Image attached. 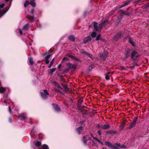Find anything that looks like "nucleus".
<instances>
[{
    "mask_svg": "<svg viewBox=\"0 0 149 149\" xmlns=\"http://www.w3.org/2000/svg\"><path fill=\"white\" fill-rule=\"evenodd\" d=\"M91 36L93 37H95L96 36V33L95 32H93L91 34Z\"/></svg>",
    "mask_w": 149,
    "mask_h": 149,
    "instance_id": "nucleus-37",
    "label": "nucleus"
},
{
    "mask_svg": "<svg viewBox=\"0 0 149 149\" xmlns=\"http://www.w3.org/2000/svg\"><path fill=\"white\" fill-rule=\"evenodd\" d=\"M68 39L72 42H74L75 40V37L72 35H70L68 37Z\"/></svg>",
    "mask_w": 149,
    "mask_h": 149,
    "instance_id": "nucleus-16",
    "label": "nucleus"
},
{
    "mask_svg": "<svg viewBox=\"0 0 149 149\" xmlns=\"http://www.w3.org/2000/svg\"><path fill=\"white\" fill-rule=\"evenodd\" d=\"M82 140L83 142H84V144L85 145L86 144V142L87 141V139L86 138L85 136H84L83 137V138L82 139Z\"/></svg>",
    "mask_w": 149,
    "mask_h": 149,
    "instance_id": "nucleus-25",
    "label": "nucleus"
},
{
    "mask_svg": "<svg viewBox=\"0 0 149 149\" xmlns=\"http://www.w3.org/2000/svg\"><path fill=\"white\" fill-rule=\"evenodd\" d=\"M5 4L2 3L0 5V15L1 16L3 15L5 13H6L9 10V9L5 10L4 9H3V8L5 6Z\"/></svg>",
    "mask_w": 149,
    "mask_h": 149,
    "instance_id": "nucleus-2",
    "label": "nucleus"
},
{
    "mask_svg": "<svg viewBox=\"0 0 149 149\" xmlns=\"http://www.w3.org/2000/svg\"><path fill=\"white\" fill-rule=\"evenodd\" d=\"M67 55L70 58H71L72 59H74V56H72L70 54H67Z\"/></svg>",
    "mask_w": 149,
    "mask_h": 149,
    "instance_id": "nucleus-42",
    "label": "nucleus"
},
{
    "mask_svg": "<svg viewBox=\"0 0 149 149\" xmlns=\"http://www.w3.org/2000/svg\"><path fill=\"white\" fill-rule=\"evenodd\" d=\"M39 28L40 29H41L42 28V25L40 23L39 24Z\"/></svg>",
    "mask_w": 149,
    "mask_h": 149,
    "instance_id": "nucleus-62",
    "label": "nucleus"
},
{
    "mask_svg": "<svg viewBox=\"0 0 149 149\" xmlns=\"http://www.w3.org/2000/svg\"><path fill=\"white\" fill-rule=\"evenodd\" d=\"M87 56L88 57H89V58H90L92 60H93V56L91 54H89L88 53L87 55Z\"/></svg>",
    "mask_w": 149,
    "mask_h": 149,
    "instance_id": "nucleus-35",
    "label": "nucleus"
},
{
    "mask_svg": "<svg viewBox=\"0 0 149 149\" xmlns=\"http://www.w3.org/2000/svg\"><path fill=\"white\" fill-rule=\"evenodd\" d=\"M33 144L34 145H35L36 147L37 146V141H35L33 143Z\"/></svg>",
    "mask_w": 149,
    "mask_h": 149,
    "instance_id": "nucleus-50",
    "label": "nucleus"
},
{
    "mask_svg": "<svg viewBox=\"0 0 149 149\" xmlns=\"http://www.w3.org/2000/svg\"><path fill=\"white\" fill-rule=\"evenodd\" d=\"M112 149H119V148L118 147L116 146H115L113 145Z\"/></svg>",
    "mask_w": 149,
    "mask_h": 149,
    "instance_id": "nucleus-51",
    "label": "nucleus"
},
{
    "mask_svg": "<svg viewBox=\"0 0 149 149\" xmlns=\"http://www.w3.org/2000/svg\"><path fill=\"white\" fill-rule=\"evenodd\" d=\"M131 53V50L130 49H126L124 53L125 58L127 59L130 56Z\"/></svg>",
    "mask_w": 149,
    "mask_h": 149,
    "instance_id": "nucleus-7",
    "label": "nucleus"
},
{
    "mask_svg": "<svg viewBox=\"0 0 149 149\" xmlns=\"http://www.w3.org/2000/svg\"><path fill=\"white\" fill-rule=\"evenodd\" d=\"M136 66H138V65L136 63H133L132 64V65L130 67V68L131 70H132Z\"/></svg>",
    "mask_w": 149,
    "mask_h": 149,
    "instance_id": "nucleus-26",
    "label": "nucleus"
},
{
    "mask_svg": "<svg viewBox=\"0 0 149 149\" xmlns=\"http://www.w3.org/2000/svg\"><path fill=\"white\" fill-rule=\"evenodd\" d=\"M97 133H98V134L100 135H101L102 134L100 130H98V131Z\"/></svg>",
    "mask_w": 149,
    "mask_h": 149,
    "instance_id": "nucleus-54",
    "label": "nucleus"
},
{
    "mask_svg": "<svg viewBox=\"0 0 149 149\" xmlns=\"http://www.w3.org/2000/svg\"><path fill=\"white\" fill-rule=\"evenodd\" d=\"M92 141L93 143V145L94 146H97V144L95 143L93 140H92Z\"/></svg>",
    "mask_w": 149,
    "mask_h": 149,
    "instance_id": "nucleus-44",
    "label": "nucleus"
},
{
    "mask_svg": "<svg viewBox=\"0 0 149 149\" xmlns=\"http://www.w3.org/2000/svg\"><path fill=\"white\" fill-rule=\"evenodd\" d=\"M74 59L75 60L77 61H79V62H81V61L80 59H79V58H77L76 57H74Z\"/></svg>",
    "mask_w": 149,
    "mask_h": 149,
    "instance_id": "nucleus-43",
    "label": "nucleus"
},
{
    "mask_svg": "<svg viewBox=\"0 0 149 149\" xmlns=\"http://www.w3.org/2000/svg\"><path fill=\"white\" fill-rule=\"evenodd\" d=\"M7 95H3V99H5L6 98Z\"/></svg>",
    "mask_w": 149,
    "mask_h": 149,
    "instance_id": "nucleus-59",
    "label": "nucleus"
},
{
    "mask_svg": "<svg viewBox=\"0 0 149 149\" xmlns=\"http://www.w3.org/2000/svg\"><path fill=\"white\" fill-rule=\"evenodd\" d=\"M83 130V127L82 126L78 127L76 129V131L78 135L80 134Z\"/></svg>",
    "mask_w": 149,
    "mask_h": 149,
    "instance_id": "nucleus-9",
    "label": "nucleus"
},
{
    "mask_svg": "<svg viewBox=\"0 0 149 149\" xmlns=\"http://www.w3.org/2000/svg\"><path fill=\"white\" fill-rule=\"evenodd\" d=\"M94 67V65H91L89 67L88 70L90 71Z\"/></svg>",
    "mask_w": 149,
    "mask_h": 149,
    "instance_id": "nucleus-41",
    "label": "nucleus"
},
{
    "mask_svg": "<svg viewBox=\"0 0 149 149\" xmlns=\"http://www.w3.org/2000/svg\"><path fill=\"white\" fill-rule=\"evenodd\" d=\"M131 0H127V1L124 2H123V4L120 6L119 9L127 5H128L129 3L131 2Z\"/></svg>",
    "mask_w": 149,
    "mask_h": 149,
    "instance_id": "nucleus-11",
    "label": "nucleus"
},
{
    "mask_svg": "<svg viewBox=\"0 0 149 149\" xmlns=\"http://www.w3.org/2000/svg\"><path fill=\"white\" fill-rule=\"evenodd\" d=\"M118 7H116L115 8V9H113L112 10V12H114L116 11V10H117V8H118Z\"/></svg>",
    "mask_w": 149,
    "mask_h": 149,
    "instance_id": "nucleus-61",
    "label": "nucleus"
},
{
    "mask_svg": "<svg viewBox=\"0 0 149 149\" xmlns=\"http://www.w3.org/2000/svg\"><path fill=\"white\" fill-rule=\"evenodd\" d=\"M122 13L123 14L128 16H129L130 14V13L128 12L127 11H123Z\"/></svg>",
    "mask_w": 149,
    "mask_h": 149,
    "instance_id": "nucleus-30",
    "label": "nucleus"
},
{
    "mask_svg": "<svg viewBox=\"0 0 149 149\" xmlns=\"http://www.w3.org/2000/svg\"><path fill=\"white\" fill-rule=\"evenodd\" d=\"M65 60H66L67 61H68L69 60V59L68 58L66 57H64L63 59V61H64Z\"/></svg>",
    "mask_w": 149,
    "mask_h": 149,
    "instance_id": "nucleus-49",
    "label": "nucleus"
},
{
    "mask_svg": "<svg viewBox=\"0 0 149 149\" xmlns=\"http://www.w3.org/2000/svg\"><path fill=\"white\" fill-rule=\"evenodd\" d=\"M29 1L27 0H26L25 1V2L24 3V6L25 7H26L29 5Z\"/></svg>",
    "mask_w": 149,
    "mask_h": 149,
    "instance_id": "nucleus-33",
    "label": "nucleus"
},
{
    "mask_svg": "<svg viewBox=\"0 0 149 149\" xmlns=\"http://www.w3.org/2000/svg\"><path fill=\"white\" fill-rule=\"evenodd\" d=\"M66 65L70 69H72L75 70L76 69L77 66V65L76 64H72L70 63H67L66 64Z\"/></svg>",
    "mask_w": 149,
    "mask_h": 149,
    "instance_id": "nucleus-5",
    "label": "nucleus"
},
{
    "mask_svg": "<svg viewBox=\"0 0 149 149\" xmlns=\"http://www.w3.org/2000/svg\"><path fill=\"white\" fill-rule=\"evenodd\" d=\"M113 74V72L111 73L110 72H107L105 74V78L107 80H109L110 79L109 77Z\"/></svg>",
    "mask_w": 149,
    "mask_h": 149,
    "instance_id": "nucleus-12",
    "label": "nucleus"
},
{
    "mask_svg": "<svg viewBox=\"0 0 149 149\" xmlns=\"http://www.w3.org/2000/svg\"><path fill=\"white\" fill-rule=\"evenodd\" d=\"M93 26L94 30L96 31H98L100 29L97 26V23L96 22H93Z\"/></svg>",
    "mask_w": 149,
    "mask_h": 149,
    "instance_id": "nucleus-17",
    "label": "nucleus"
},
{
    "mask_svg": "<svg viewBox=\"0 0 149 149\" xmlns=\"http://www.w3.org/2000/svg\"><path fill=\"white\" fill-rule=\"evenodd\" d=\"M34 0L31 1L30 3L31 5L33 7H34L36 5V3L34 2Z\"/></svg>",
    "mask_w": 149,
    "mask_h": 149,
    "instance_id": "nucleus-32",
    "label": "nucleus"
},
{
    "mask_svg": "<svg viewBox=\"0 0 149 149\" xmlns=\"http://www.w3.org/2000/svg\"><path fill=\"white\" fill-rule=\"evenodd\" d=\"M94 67V65H91L89 67L88 70L90 71Z\"/></svg>",
    "mask_w": 149,
    "mask_h": 149,
    "instance_id": "nucleus-40",
    "label": "nucleus"
},
{
    "mask_svg": "<svg viewBox=\"0 0 149 149\" xmlns=\"http://www.w3.org/2000/svg\"><path fill=\"white\" fill-rule=\"evenodd\" d=\"M137 120V118L134 119L132 122V124L131 125V126L133 127H134L136 124V122Z\"/></svg>",
    "mask_w": 149,
    "mask_h": 149,
    "instance_id": "nucleus-22",
    "label": "nucleus"
},
{
    "mask_svg": "<svg viewBox=\"0 0 149 149\" xmlns=\"http://www.w3.org/2000/svg\"><path fill=\"white\" fill-rule=\"evenodd\" d=\"M51 55H52V54H51L48 55L46 57L45 59L48 60H49V59Z\"/></svg>",
    "mask_w": 149,
    "mask_h": 149,
    "instance_id": "nucleus-45",
    "label": "nucleus"
},
{
    "mask_svg": "<svg viewBox=\"0 0 149 149\" xmlns=\"http://www.w3.org/2000/svg\"><path fill=\"white\" fill-rule=\"evenodd\" d=\"M42 11L41 10H38V18L41 16Z\"/></svg>",
    "mask_w": 149,
    "mask_h": 149,
    "instance_id": "nucleus-34",
    "label": "nucleus"
},
{
    "mask_svg": "<svg viewBox=\"0 0 149 149\" xmlns=\"http://www.w3.org/2000/svg\"><path fill=\"white\" fill-rule=\"evenodd\" d=\"M56 70V68H52L48 70V72L49 74H52L53 72L55 71Z\"/></svg>",
    "mask_w": 149,
    "mask_h": 149,
    "instance_id": "nucleus-24",
    "label": "nucleus"
},
{
    "mask_svg": "<svg viewBox=\"0 0 149 149\" xmlns=\"http://www.w3.org/2000/svg\"><path fill=\"white\" fill-rule=\"evenodd\" d=\"M129 42L131 44L132 46H135V43L132 40L130 39L129 40Z\"/></svg>",
    "mask_w": 149,
    "mask_h": 149,
    "instance_id": "nucleus-36",
    "label": "nucleus"
},
{
    "mask_svg": "<svg viewBox=\"0 0 149 149\" xmlns=\"http://www.w3.org/2000/svg\"><path fill=\"white\" fill-rule=\"evenodd\" d=\"M42 149H49L48 146L45 144L42 145Z\"/></svg>",
    "mask_w": 149,
    "mask_h": 149,
    "instance_id": "nucleus-27",
    "label": "nucleus"
},
{
    "mask_svg": "<svg viewBox=\"0 0 149 149\" xmlns=\"http://www.w3.org/2000/svg\"><path fill=\"white\" fill-rule=\"evenodd\" d=\"M91 38L90 36H87L84 39L83 42L85 44L87 43L91 40Z\"/></svg>",
    "mask_w": 149,
    "mask_h": 149,
    "instance_id": "nucleus-10",
    "label": "nucleus"
},
{
    "mask_svg": "<svg viewBox=\"0 0 149 149\" xmlns=\"http://www.w3.org/2000/svg\"><path fill=\"white\" fill-rule=\"evenodd\" d=\"M70 70V69L68 68H66L64 70V73H67Z\"/></svg>",
    "mask_w": 149,
    "mask_h": 149,
    "instance_id": "nucleus-47",
    "label": "nucleus"
},
{
    "mask_svg": "<svg viewBox=\"0 0 149 149\" xmlns=\"http://www.w3.org/2000/svg\"><path fill=\"white\" fill-rule=\"evenodd\" d=\"M35 12V11L34 9H32L31 10V14H34Z\"/></svg>",
    "mask_w": 149,
    "mask_h": 149,
    "instance_id": "nucleus-56",
    "label": "nucleus"
},
{
    "mask_svg": "<svg viewBox=\"0 0 149 149\" xmlns=\"http://www.w3.org/2000/svg\"><path fill=\"white\" fill-rule=\"evenodd\" d=\"M29 24H27L24 26H23L22 30L25 31H27L29 29Z\"/></svg>",
    "mask_w": 149,
    "mask_h": 149,
    "instance_id": "nucleus-23",
    "label": "nucleus"
},
{
    "mask_svg": "<svg viewBox=\"0 0 149 149\" xmlns=\"http://www.w3.org/2000/svg\"><path fill=\"white\" fill-rule=\"evenodd\" d=\"M126 147H127L126 146H125V145H123L122 146H121V147L120 148L125 149V148H126Z\"/></svg>",
    "mask_w": 149,
    "mask_h": 149,
    "instance_id": "nucleus-53",
    "label": "nucleus"
},
{
    "mask_svg": "<svg viewBox=\"0 0 149 149\" xmlns=\"http://www.w3.org/2000/svg\"><path fill=\"white\" fill-rule=\"evenodd\" d=\"M92 136L94 140H96L99 143L101 144L102 145H104L103 143L99 139L97 138L94 137L92 134Z\"/></svg>",
    "mask_w": 149,
    "mask_h": 149,
    "instance_id": "nucleus-19",
    "label": "nucleus"
},
{
    "mask_svg": "<svg viewBox=\"0 0 149 149\" xmlns=\"http://www.w3.org/2000/svg\"><path fill=\"white\" fill-rule=\"evenodd\" d=\"M52 64H50L48 66V68H50L52 67Z\"/></svg>",
    "mask_w": 149,
    "mask_h": 149,
    "instance_id": "nucleus-64",
    "label": "nucleus"
},
{
    "mask_svg": "<svg viewBox=\"0 0 149 149\" xmlns=\"http://www.w3.org/2000/svg\"><path fill=\"white\" fill-rule=\"evenodd\" d=\"M54 58H53L52 60V61H51L50 62V64H53V63L54 62Z\"/></svg>",
    "mask_w": 149,
    "mask_h": 149,
    "instance_id": "nucleus-57",
    "label": "nucleus"
},
{
    "mask_svg": "<svg viewBox=\"0 0 149 149\" xmlns=\"http://www.w3.org/2000/svg\"><path fill=\"white\" fill-rule=\"evenodd\" d=\"M133 127L132 126H131V125H130L129 126V127H127V129H131Z\"/></svg>",
    "mask_w": 149,
    "mask_h": 149,
    "instance_id": "nucleus-60",
    "label": "nucleus"
},
{
    "mask_svg": "<svg viewBox=\"0 0 149 149\" xmlns=\"http://www.w3.org/2000/svg\"><path fill=\"white\" fill-rule=\"evenodd\" d=\"M94 67V65H91L89 67L88 70L90 71Z\"/></svg>",
    "mask_w": 149,
    "mask_h": 149,
    "instance_id": "nucleus-39",
    "label": "nucleus"
},
{
    "mask_svg": "<svg viewBox=\"0 0 149 149\" xmlns=\"http://www.w3.org/2000/svg\"><path fill=\"white\" fill-rule=\"evenodd\" d=\"M18 117L19 118H21V119L22 120H24L26 118V116L25 114L22 113L21 114H19Z\"/></svg>",
    "mask_w": 149,
    "mask_h": 149,
    "instance_id": "nucleus-18",
    "label": "nucleus"
},
{
    "mask_svg": "<svg viewBox=\"0 0 149 149\" xmlns=\"http://www.w3.org/2000/svg\"><path fill=\"white\" fill-rule=\"evenodd\" d=\"M83 101L82 99L79 100H78V103L77 104V105L78 107H79L81 105Z\"/></svg>",
    "mask_w": 149,
    "mask_h": 149,
    "instance_id": "nucleus-31",
    "label": "nucleus"
},
{
    "mask_svg": "<svg viewBox=\"0 0 149 149\" xmlns=\"http://www.w3.org/2000/svg\"><path fill=\"white\" fill-rule=\"evenodd\" d=\"M18 31H19V33H20V34L21 35H22L23 34V32H22V29L19 28L18 29Z\"/></svg>",
    "mask_w": 149,
    "mask_h": 149,
    "instance_id": "nucleus-48",
    "label": "nucleus"
},
{
    "mask_svg": "<svg viewBox=\"0 0 149 149\" xmlns=\"http://www.w3.org/2000/svg\"><path fill=\"white\" fill-rule=\"evenodd\" d=\"M54 109L57 113H59L61 111V109L59 106L56 104H52Z\"/></svg>",
    "mask_w": 149,
    "mask_h": 149,
    "instance_id": "nucleus-6",
    "label": "nucleus"
},
{
    "mask_svg": "<svg viewBox=\"0 0 149 149\" xmlns=\"http://www.w3.org/2000/svg\"><path fill=\"white\" fill-rule=\"evenodd\" d=\"M27 17L28 19L31 21V22H33L35 20V19L34 17L30 15H27Z\"/></svg>",
    "mask_w": 149,
    "mask_h": 149,
    "instance_id": "nucleus-21",
    "label": "nucleus"
},
{
    "mask_svg": "<svg viewBox=\"0 0 149 149\" xmlns=\"http://www.w3.org/2000/svg\"><path fill=\"white\" fill-rule=\"evenodd\" d=\"M8 110H9V111L10 112V113H11V108H10V107H9V109Z\"/></svg>",
    "mask_w": 149,
    "mask_h": 149,
    "instance_id": "nucleus-63",
    "label": "nucleus"
},
{
    "mask_svg": "<svg viewBox=\"0 0 149 149\" xmlns=\"http://www.w3.org/2000/svg\"><path fill=\"white\" fill-rule=\"evenodd\" d=\"M100 34H98L96 37V40H98L100 39Z\"/></svg>",
    "mask_w": 149,
    "mask_h": 149,
    "instance_id": "nucleus-46",
    "label": "nucleus"
},
{
    "mask_svg": "<svg viewBox=\"0 0 149 149\" xmlns=\"http://www.w3.org/2000/svg\"><path fill=\"white\" fill-rule=\"evenodd\" d=\"M107 133L109 134H114L116 133V132L113 130H110L108 131Z\"/></svg>",
    "mask_w": 149,
    "mask_h": 149,
    "instance_id": "nucleus-29",
    "label": "nucleus"
},
{
    "mask_svg": "<svg viewBox=\"0 0 149 149\" xmlns=\"http://www.w3.org/2000/svg\"><path fill=\"white\" fill-rule=\"evenodd\" d=\"M123 32H120L116 34L113 37L114 40L118 39L120 38L122 34H123Z\"/></svg>",
    "mask_w": 149,
    "mask_h": 149,
    "instance_id": "nucleus-13",
    "label": "nucleus"
},
{
    "mask_svg": "<svg viewBox=\"0 0 149 149\" xmlns=\"http://www.w3.org/2000/svg\"><path fill=\"white\" fill-rule=\"evenodd\" d=\"M131 59L134 61H135L137 60L139 56L137 52L135 50L132 51L131 52Z\"/></svg>",
    "mask_w": 149,
    "mask_h": 149,
    "instance_id": "nucleus-1",
    "label": "nucleus"
},
{
    "mask_svg": "<svg viewBox=\"0 0 149 149\" xmlns=\"http://www.w3.org/2000/svg\"><path fill=\"white\" fill-rule=\"evenodd\" d=\"M115 145L116 146H118L120 148H121V145L119 143H115Z\"/></svg>",
    "mask_w": 149,
    "mask_h": 149,
    "instance_id": "nucleus-52",
    "label": "nucleus"
},
{
    "mask_svg": "<svg viewBox=\"0 0 149 149\" xmlns=\"http://www.w3.org/2000/svg\"><path fill=\"white\" fill-rule=\"evenodd\" d=\"M45 63L47 64H48L49 62V61L48 60L45 59Z\"/></svg>",
    "mask_w": 149,
    "mask_h": 149,
    "instance_id": "nucleus-58",
    "label": "nucleus"
},
{
    "mask_svg": "<svg viewBox=\"0 0 149 149\" xmlns=\"http://www.w3.org/2000/svg\"><path fill=\"white\" fill-rule=\"evenodd\" d=\"M41 144V143L40 142H39L38 141V148Z\"/></svg>",
    "mask_w": 149,
    "mask_h": 149,
    "instance_id": "nucleus-55",
    "label": "nucleus"
},
{
    "mask_svg": "<svg viewBox=\"0 0 149 149\" xmlns=\"http://www.w3.org/2000/svg\"><path fill=\"white\" fill-rule=\"evenodd\" d=\"M104 130H108L109 129L110 127V125L109 124H108L107 125H104L101 127Z\"/></svg>",
    "mask_w": 149,
    "mask_h": 149,
    "instance_id": "nucleus-15",
    "label": "nucleus"
},
{
    "mask_svg": "<svg viewBox=\"0 0 149 149\" xmlns=\"http://www.w3.org/2000/svg\"><path fill=\"white\" fill-rule=\"evenodd\" d=\"M100 55L101 58L105 60L108 55V53L107 52H104L102 53Z\"/></svg>",
    "mask_w": 149,
    "mask_h": 149,
    "instance_id": "nucleus-8",
    "label": "nucleus"
},
{
    "mask_svg": "<svg viewBox=\"0 0 149 149\" xmlns=\"http://www.w3.org/2000/svg\"><path fill=\"white\" fill-rule=\"evenodd\" d=\"M104 143V144L106 146L112 149L113 145L111 143L108 141H105Z\"/></svg>",
    "mask_w": 149,
    "mask_h": 149,
    "instance_id": "nucleus-14",
    "label": "nucleus"
},
{
    "mask_svg": "<svg viewBox=\"0 0 149 149\" xmlns=\"http://www.w3.org/2000/svg\"><path fill=\"white\" fill-rule=\"evenodd\" d=\"M29 62V64L31 65H33L34 64V61L33 58L31 57H30L28 59Z\"/></svg>",
    "mask_w": 149,
    "mask_h": 149,
    "instance_id": "nucleus-20",
    "label": "nucleus"
},
{
    "mask_svg": "<svg viewBox=\"0 0 149 149\" xmlns=\"http://www.w3.org/2000/svg\"><path fill=\"white\" fill-rule=\"evenodd\" d=\"M6 91V88L5 87H0V92L2 93L3 92H5Z\"/></svg>",
    "mask_w": 149,
    "mask_h": 149,
    "instance_id": "nucleus-28",
    "label": "nucleus"
},
{
    "mask_svg": "<svg viewBox=\"0 0 149 149\" xmlns=\"http://www.w3.org/2000/svg\"><path fill=\"white\" fill-rule=\"evenodd\" d=\"M108 23L109 21L108 18H106L105 20H104L103 22L99 24V28L101 29L102 27L106 26Z\"/></svg>",
    "mask_w": 149,
    "mask_h": 149,
    "instance_id": "nucleus-4",
    "label": "nucleus"
},
{
    "mask_svg": "<svg viewBox=\"0 0 149 149\" xmlns=\"http://www.w3.org/2000/svg\"><path fill=\"white\" fill-rule=\"evenodd\" d=\"M81 52L84 54H86L87 55L88 53L86 51L84 50V49H82L81 50Z\"/></svg>",
    "mask_w": 149,
    "mask_h": 149,
    "instance_id": "nucleus-38",
    "label": "nucleus"
},
{
    "mask_svg": "<svg viewBox=\"0 0 149 149\" xmlns=\"http://www.w3.org/2000/svg\"><path fill=\"white\" fill-rule=\"evenodd\" d=\"M44 92H41L40 94L42 98L44 100H46L48 97L49 95L48 91L47 90H43Z\"/></svg>",
    "mask_w": 149,
    "mask_h": 149,
    "instance_id": "nucleus-3",
    "label": "nucleus"
}]
</instances>
